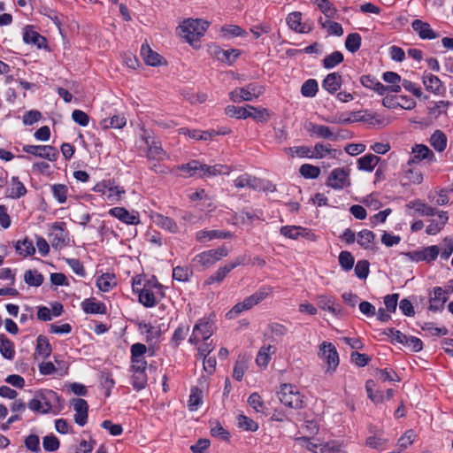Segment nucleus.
Here are the masks:
<instances>
[{"label": "nucleus", "mask_w": 453, "mask_h": 453, "mask_svg": "<svg viewBox=\"0 0 453 453\" xmlns=\"http://www.w3.org/2000/svg\"><path fill=\"white\" fill-rule=\"evenodd\" d=\"M27 193L25 186L19 180L18 177H12L10 187L6 190V196L11 198H19Z\"/></svg>", "instance_id": "nucleus-36"}, {"label": "nucleus", "mask_w": 453, "mask_h": 453, "mask_svg": "<svg viewBox=\"0 0 453 453\" xmlns=\"http://www.w3.org/2000/svg\"><path fill=\"white\" fill-rule=\"evenodd\" d=\"M220 32L222 36L226 38L242 36L246 35V32L236 25L224 26L221 27Z\"/></svg>", "instance_id": "nucleus-56"}, {"label": "nucleus", "mask_w": 453, "mask_h": 453, "mask_svg": "<svg viewBox=\"0 0 453 453\" xmlns=\"http://www.w3.org/2000/svg\"><path fill=\"white\" fill-rule=\"evenodd\" d=\"M318 306L325 311H328L334 317H341L342 310L334 296L327 295H319L316 297Z\"/></svg>", "instance_id": "nucleus-14"}, {"label": "nucleus", "mask_w": 453, "mask_h": 453, "mask_svg": "<svg viewBox=\"0 0 453 453\" xmlns=\"http://www.w3.org/2000/svg\"><path fill=\"white\" fill-rule=\"evenodd\" d=\"M154 222L159 226L160 227L169 231L170 233H177L179 232V227L176 224V222L168 218V217H165L161 214H157L155 217H154Z\"/></svg>", "instance_id": "nucleus-43"}, {"label": "nucleus", "mask_w": 453, "mask_h": 453, "mask_svg": "<svg viewBox=\"0 0 453 453\" xmlns=\"http://www.w3.org/2000/svg\"><path fill=\"white\" fill-rule=\"evenodd\" d=\"M343 61V55L340 51H334L326 56L323 60L325 68L330 69Z\"/></svg>", "instance_id": "nucleus-63"}, {"label": "nucleus", "mask_w": 453, "mask_h": 453, "mask_svg": "<svg viewBox=\"0 0 453 453\" xmlns=\"http://www.w3.org/2000/svg\"><path fill=\"white\" fill-rule=\"evenodd\" d=\"M227 255L228 250L222 246L215 250H210L197 254L193 258V263L196 266L207 269Z\"/></svg>", "instance_id": "nucleus-6"}, {"label": "nucleus", "mask_w": 453, "mask_h": 453, "mask_svg": "<svg viewBox=\"0 0 453 453\" xmlns=\"http://www.w3.org/2000/svg\"><path fill=\"white\" fill-rule=\"evenodd\" d=\"M306 130L311 136H316L317 138L336 141L339 137L330 127L318 125L312 122H309L306 125Z\"/></svg>", "instance_id": "nucleus-15"}, {"label": "nucleus", "mask_w": 453, "mask_h": 453, "mask_svg": "<svg viewBox=\"0 0 453 453\" xmlns=\"http://www.w3.org/2000/svg\"><path fill=\"white\" fill-rule=\"evenodd\" d=\"M143 140L148 147L147 156L150 159L160 161L166 157L159 141L146 133H144Z\"/></svg>", "instance_id": "nucleus-16"}, {"label": "nucleus", "mask_w": 453, "mask_h": 453, "mask_svg": "<svg viewBox=\"0 0 453 453\" xmlns=\"http://www.w3.org/2000/svg\"><path fill=\"white\" fill-rule=\"evenodd\" d=\"M0 353L9 360L13 359L15 355L13 343L4 334H0Z\"/></svg>", "instance_id": "nucleus-44"}, {"label": "nucleus", "mask_w": 453, "mask_h": 453, "mask_svg": "<svg viewBox=\"0 0 453 453\" xmlns=\"http://www.w3.org/2000/svg\"><path fill=\"white\" fill-rule=\"evenodd\" d=\"M342 154L341 150L331 148L330 145H326L320 142L315 144L312 148V158L321 159L325 157L337 158Z\"/></svg>", "instance_id": "nucleus-19"}, {"label": "nucleus", "mask_w": 453, "mask_h": 453, "mask_svg": "<svg viewBox=\"0 0 453 453\" xmlns=\"http://www.w3.org/2000/svg\"><path fill=\"white\" fill-rule=\"evenodd\" d=\"M342 84V76L337 73H329L323 81L322 87L329 93L336 92Z\"/></svg>", "instance_id": "nucleus-31"}, {"label": "nucleus", "mask_w": 453, "mask_h": 453, "mask_svg": "<svg viewBox=\"0 0 453 453\" xmlns=\"http://www.w3.org/2000/svg\"><path fill=\"white\" fill-rule=\"evenodd\" d=\"M182 96L191 104H203L208 99V95L203 92H182Z\"/></svg>", "instance_id": "nucleus-60"}, {"label": "nucleus", "mask_w": 453, "mask_h": 453, "mask_svg": "<svg viewBox=\"0 0 453 453\" xmlns=\"http://www.w3.org/2000/svg\"><path fill=\"white\" fill-rule=\"evenodd\" d=\"M212 333L211 324L207 319H200L193 328L189 342L197 345L202 341H208Z\"/></svg>", "instance_id": "nucleus-11"}, {"label": "nucleus", "mask_w": 453, "mask_h": 453, "mask_svg": "<svg viewBox=\"0 0 453 453\" xmlns=\"http://www.w3.org/2000/svg\"><path fill=\"white\" fill-rule=\"evenodd\" d=\"M273 293V288L270 286H265L259 288L257 291L246 297L242 302L237 303L234 307L226 314V319H234L239 314L245 311L252 309L254 306L260 303L262 301L266 299Z\"/></svg>", "instance_id": "nucleus-3"}, {"label": "nucleus", "mask_w": 453, "mask_h": 453, "mask_svg": "<svg viewBox=\"0 0 453 453\" xmlns=\"http://www.w3.org/2000/svg\"><path fill=\"white\" fill-rule=\"evenodd\" d=\"M276 352V347L271 344L263 345L256 357V364L262 369H265L273 354Z\"/></svg>", "instance_id": "nucleus-25"}, {"label": "nucleus", "mask_w": 453, "mask_h": 453, "mask_svg": "<svg viewBox=\"0 0 453 453\" xmlns=\"http://www.w3.org/2000/svg\"><path fill=\"white\" fill-rule=\"evenodd\" d=\"M50 242L55 249H62L66 245L67 234L58 224H54L52 226L51 232L50 234Z\"/></svg>", "instance_id": "nucleus-21"}, {"label": "nucleus", "mask_w": 453, "mask_h": 453, "mask_svg": "<svg viewBox=\"0 0 453 453\" xmlns=\"http://www.w3.org/2000/svg\"><path fill=\"white\" fill-rule=\"evenodd\" d=\"M440 253L439 246L432 245L422 250H414L411 252H408L405 256L411 261L420 262L425 261L430 263L436 259Z\"/></svg>", "instance_id": "nucleus-13"}, {"label": "nucleus", "mask_w": 453, "mask_h": 453, "mask_svg": "<svg viewBox=\"0 0 453 453\" xmlns=\"http://www.w3.org/2000/svg\"><path fill=\"white\" fill-rule=\"evenodd\" d=\"M301 92L306 97L315 96L318 92V82L313 79L306 81L301 88Z\"/></svg>", "instance_id": "nucleus-62"}, {"label": "nucleus", "mask_w": 453, "mask_h": 453, "mask_svg": "<svg viewBox=\"0 0 453 453\" xmlns=\"http://www.w3.org/2000/svg\"><path fill=\"white\" fill-rule=\"evenodd\" d=\"M180 134L188 135L190 138L195 140H208L211 139L216 132L214 131H200V130H189L188 128L179 129Z\"/></svg>", "instance_id": "nucleus-45"}, {"label": "nucleus", "mask_w": 453, "mask_h": 453, "mask_svg": "<svg viewBox=\"0 0 453 453\" xmlns=\"http://www.w3.org/2000/svg\"><path fill=\"white\" fill-rule=\"evenodd\" d=\"M141 56L144 62L149 65L157 66L163 63L162 57L158 53L153 51L148 44L142 45Z\"/></svg>", "instance_id": "nucleus-26"}, {"label": "nucleus", "mask_w": 453, "mask_h": 453, "mask_svg": "<svg viewBox=\"0 0 453 453\" xmlns=\"http://www.w3.org/2000/svg\"><path fill=\"white\" fill-rule=\"evenodd\" d=\"M23 150L52 162L56 161L58 156V150L50 145H25Z\"/></svg>", "instance_id": "nucleus-12"}, {"label": "nucleus", "mask_w": 453, "mask_h": 453, "mask_svg": "<svg viewBox=\"0 0 453 453\" xmlns=\"http://www.w3.org/2000/svg\"><path fill=\"white\" fill-rule=\"evenodd\" d=\"M215 55L218 58V59H219L221 61L232 63L238 58V56L240 55V52L238 50H218L215 52Z\"/></svg>", "instance_id": "nucleus-61"}, {"label": "nucleus", "mask_w": 453, "mask_h": 453, "mask_svg": "<svg viewBox=\"0 0 453 453\" xmlns=\"http://www.w3.org/2000/svg\"><path fill=\"white\" fill-rule=\"evenodd\" d=\"M241 264L239 260L234 261L228 265L219 267L209 279L207 283L211 284L212 282H220L233 269Z\"/></svg>", "instance_id": "nucleus-30"}, {"label": "nucleus", "mask_w": 453, "mask_h": 453, "mask_svg": "<svg viewBox=\"0 0 453 453\" xmlns=\"http://www.w3.org/2000/svg\"><path fill=\"white\" fill-rule=\"evenodd\" d=\"M225 113L231 118L241 119L251 118L261 122H265L270 118V112L267 109L257 108L250 104L243 107L228 105L225 108Z\"/></svg>", "instance_id": "nucleus-5"}, {"label": "nucleus", "mask_w": 453, "mask_h": 453, "mask_svg": "<svg viewBox=\"0 0 453 453\" xmlns=\"http://www.w3.org/2000/svg\"><path fill=\"white\" fill-rule=\"evenodd\" d=\"M285 151L289 154L291 157H308L312 158V148L308 146H298V147H291L285 148Z\"/></svg>", "instance_id": "nucleus-52"}, {"label": "nucleus", "mask_w": 453, "mask_h": 453, "mask_svg": "<svg viewBox=\"0 0 453 453\" xmlns=\"http://www.w3.org/2000/svg\"><path fill=\"white\" fill-rule=\"evenodd\" d=\"M430 144L435 150L443 151L447 146L446 134L441 130H436L430 137Z\"/></svg>", "instance_id": "nucleus-41"}, {"label": "nucleus", "mask_w": 453, "mask_h": 453, "mask_svg": "<svg viewBox=\"0 0 453 453\" xmlns=\"http://www.w3.org/2000/svg\"><path fill=\"white\" fill-rule=\"evenodd\" d=\"M59 401L60 397L56 392L46 390L44 392L36 393L35 396L29 401L27 406L33 411L42 414L51 412L57 414L58 411L56 409V404Z\"/></svg>", "instance_id": "nucleus-4"}, {"label": "nucleus", "mask_w": 453, "mask_h": 453, "mask_svg": "<svg viewBox=\"0 0 453 453\" xmlns=\"http://www.w3.org/2000/svg\"><path fill=\"white\" fill-rule=\"evenodd\" d=\"M127 124V119L123 114H116L111 118L104 119L100 122V126L104 129L108 128H122Z\"/></svg>", "instance_id": "nucleus-32"}, {"label": "nucleus", "mask_w": 453, "mask_h": 453, "mask_svg": "<svg viewBox=\"0 0 453 453\" xmlns=\"http://www.w3.org/2000/svg\"><path fill=\"white\" fill-rule=\"evenodd\" d=\"M233 234L228 231L220 230H200L196 234V239L201 243L211 242L214 239H230Z\"/></svg>", "instance_id": "nucleus-18"}, {"label": "nucleus", "mask_w": 453, "mask_h": 453, "mask_svg": "<svg viewBox=\"0 0 453 453\" xmlns=\"http://www.w3.org/2000/svg\"><path fill=\"white\" fill-rule=\"evenodd\" d=\"M375 388L376 385L372 380H368L366 381L365 389L367 395L375 404L382 403L386 400H389L394 395L393 389H388L386 394H384L382 391L377 390Z\"/></svg>", "instance_id": "nucleus-17"}, {"label": "nucleus", "mask_w": 453, "mask_h": 453, "mask_svg": "<svg viewBox=\"0 0 453 453\" xmlns=\"http://www.w3.org/2000/svg\"><path fill=\"white\" fill-rule=\"evenodd\" d=\"M176 170L180 172V176L184 178H206L220 174H229L231 172L230 167L226 165H215L211 166L202 164L196 160H192L187 164L179 165Z\"/></svg>", "instance_id": "nucleus-1"}, {"label": "nucleus", "mask_w": 453, "mask_h": 453, "mask_svg": "<svg viewBox=\"0 0 453 453\" xmlns=\"http://www.w3.org/2000/svg\"><path fill=\"white\" fill-rule=\"evenodd\" d=\"M23 40L26 43L36 45L38 48L43 47L46 42L43 36L29 27L25 29Z\"/></svg>", "instance_id": "nucleus-34"}, {"label": "nucleus", "mask_w": 453, "mask_h": 453, "mask_svg": "<svg viewBox=\"0 0 453 453\" xmlns=\"http://www.w3.org/2000/svg\"><path fill=\"white\" fill-rule=\"evenodd\" d=\"M238 426L246 431L255 432L258 429V424L245 415L237 416Z\"/></svg>", "instance_id": "nucleus-57"}, {"label": "nucleus", "mask_w": 453, "mask_h": 453, "mask_svg": "<svg viewBox=\"0 0 453 453\" xmlns=\"http://www.w3.org/2000/svg\"><path fill=\"white\" fill-rule=\"evenodd\" d=\"M192 274V271L185 266H176L173 270V278L178 281H188Z\"/></svg>", "instance_id": "nucleus-64"}, {"label": "nucleus", "mask_w": 453, "mask_h": 453, "mask_svg": "<svg viewBox=\"0 0 453 453\" xmlns=\"http://www.w3.org/2000/svg\"><path fill=\"white\" fill-rule=\"evenodd\" d=\"M234 183L237 188H250L255 189L258 187V180L248 173L237 177Z\"/></svg>", "instance_id": "nucleus-40"}, {"label": "nucleus", "mask_w": 453, "mask_h": 453, "mask_svg": "<svg viewBox=\"0 0 453 453\" xmlns=\"http://www.w3.org/2000/svg\"><path fill=\"white\" fill-rule=\"evenodd\" d=\"M210 22L202 19H187L179 27V35L194 48L209 27Z\"/></svg>", "instance_id": "nucleus-2"}, {"label": "nucleus", "mask_w": 453, "mask_h": 453, "mask_svg": "<svg viewBox=\"0 0 453 453\" xmlns=\"http://www.w3.org/2000/svg\"><path fill=\"white\" fill-rule=\"evenodd\" d=\"M375 377L383 382L401 380L400 377L394 371H388V369H377L375 371Z\"/></svg>", "instance_id": "nucleus-59"}, {"label": "nucleus", "mask_w": 453, "mask_h": 453, "mask_svg": "<svg viewBox=\"0 0 453 453\" xmlns=\"http://www.w3.org/2000/svg\"><path fill=\"white\" fill-rule=\"evenodd\" d=\"M318 356L326 363V372L332 374L339 365V356L335 347L331 342H323L319 345Z\"/></svg>", "instance_id": "nucleus-9"}, {"label": "nucleus", "mask_w": 453, "mask_h": 453, "mask_svg": "<svg viewBox=\"0 0 453 453\" xmlns=\"http://www.w3.org/2000/svg\"><path fill=\"white\" fill-rule=\"evenodd\" d=\"M349 173V168H335L329 173L326 184L334 189H343L349 187L351 184Z\"/></svg>", "instance_id": "nucleus-10"}, {"label": "nucleus", "mask_w": 453, "mask_h": 453, "mask_svg": "<svg viewBox=\"0 0 453 453\" xmlns=\"http://www.w3.org/2000/svg\"><path fill=\"white\" fill-rule=\"evenodd\" d=\"M299 172L306 179H316L319 176L320 168L310 164H304L300 166Z\"/></svg>", "instance_id": "nucleus-58"}, {"label": "nucleus", "mask_w": 453, "mask_h": 453, "mask_svg": "<svg viewBox=\"0 0 453 453\" xmlns=\"http://www.w3.org/2000/svg\"><path fill=\"white\" fill-rule=\"evenodd\" d=\"M82 309L86 313L91 314H104L106 307L103 303L97 302L95 299H86L82 303Z\"/></svg>", "instance_id": "nucleus-37"}, {"label": "nucleus", "mask_w": 453, "mask_h": 453, "mask_svg": "<svg viewBox=\"0 0 453 453\" xmlns=\"http://www.w3.org/2000/svg\"><path fill=\"white\" fill-rule=\"evenodd\" d=\"M24 280L29 286L39 287L43 281V276L36 270H27L25 272Z\"/></svg>", "instance_id": "nucleus-51"}, {"label": "nucleus", "mask_w": 453, "mask_h": 453, "mask_svg": "<svg viewBox=\"0 0 453 453\" xmlns=\"http://www.w3.org/2000/svg\"><path fill=\"white\" fill-rule=\"evenodd\" d=\"M203 403V392L197 388L191 390L188 399V408L190 411H196Z\"/></svg>", "instance_id": "nucleus-55"}, {"label": "nucleus", "mask_w": 453, "mask_h": 453, "mask_svg": "<svg viewBox=\"0 0 453 453\" xmlns=\"http://www.w3.org/2000/svg\"><path fill=\"white\" fill-rule=\"evenodd\" d=\"M361 41L362 39L359 34H349L346 38L345 47L349 51L354 53L359 50L361 46Z\"/></svg>", "instance_id": "nucleus-54"}, {"label": "nucleus", "mask_w": 453, "mask_h": 453, "mask_svg": "<svg viewBox=\"0 0 453 453\" xmlns=\"http://www.w3.org/2000/svg\"><path fill=\"white\" fill-rule=\"evenodd\" d=\"M75 411L74 420L80 426H84L88 419V403L81 398H75L72 401Z\"/></svg>", "instance_id": "nucleus-20"}, {"label": "nucleus", "mask_w": 453, "mask_h": 453, "mask_svg": "<svg viewBox=\"0 0 453 453\" xmlns=\"http://www.w3.org/2000/svg\"><path fill=\"white\" fill-rule=\"evenodd\" d=\"M264 91L265 88L262 85L250 83L242 88H236L229 93V97L234 103L251 101L253 98L261 96Z\"/></svg>", "instance_id": "nucleus-7"}, {"label": "nucleus", "mask_w": 453, "mask_h": 453, "mask_svg": "<svg viewBox=\"0 0 453 453\" xmlns=\"http://www.w3.org/2000/svg\"><path fill=\"white\" fill-rule=\"evenodd\" d=\"M403 178L411 184L418 185L423 181L422 173L418 169L412 167V165H409L408 164L403 169Z\"/></svg>", "instance_id": "nucleus-38"}, {"label": "nucleus", "mask_w": 453, "mask_h": 453, "mask_svg": "<svg viewBox=\"0 0 453 453\" xmlns=\"http://www.w3.org/2000/svg\"><path fill=\"white\" fill-rule=\"evenodd\" d=\"M139 301L146 307H153L157 303L154 293L146 287L139 291Z\"/></svg>", "instance_id": "nucleus-50"}, {"label": "nucleus", "mask_w": 453, "mask_h": 453, "mask_svg": "<svg viewBox=\"0 0 453 453\" xmlns=\"http://www.w3.org/2000/svg\"><path fill=\"white\" fill-rule=\"evenodd\" d=\"M448 291L447 289H442L440 287H436L434 288V296L430 298V306L429 309L431 311H438L442 308L443 304L448 300Z\"/></svg>", "instance_id": "nucleus-28"}, {"label": "nucleus", "mask_w": 453, "mask_h": 453, "mask_svg": "<svg viewBox=\"0 0 453 453\" xmlns=\"http://www.w3.org/2000/svg\"><path fill=\"white\" fill-rule=\"evenodd\" d=\"M426 158L434 159V153L430 150V149L427 146L423 144H417L412 148V157L411 158L409 159L408 165H411L413 164H418L421 160Z\"/></svg>", "instance_id": "nucleus-23"}, {"label": "nucleus", "mask_w": 453, "mask_h": 453, "mask_svg": "<svg viewBox=\"0 0 453 453\" xmlns=\"http://www.w3.org/2000/svg\"><path fill=\"white\" fill-rule=\"evenodd\" d=\"M383 80L386 82L389 83V85H388V86L389 87V91L391 93L400 92L401 86L399 83L401 81V77L396 73L386 72L383 74Z\"/></svg>", "instance_id": "nucleus-47"}, {"label": "nucleus", "mask_w": 453, "mask_h": 453, "mask_svg": "<svg viewBox=\"0 0 453 453\" xmlns=\"http://www.w3.org/2000/svg\"><path fill=\"white\" fill-rule=\"evenodd\" d=\"M411 27L415 32H417L422 39H435L438 35L431 28L430 25L420 19H415L412 21Z\"/></svg>", "instance_id": "nucleus-24"}, {"label": "nucleus", "mask_w": 453, "mask_h": 453, "mask_svg": "<svg viewBox=\"0 0 453 453\" xmlns=\"http://www.w3.org/2000/svg\"><path fill=\"white\" fill-rule=\"evenodd\" d=\"M380 157L373 154H367L358 158L357 166L359 170L372 172L378 165Z\"/></svg>", "instance_id": "nucleus-33"}, {"label": "nucleus", "mask_w": 453, "mask_h": 453, "mask_svg": "<svg viewBox=\"0 0 453 453\" xmlns=\"http://www.w3.org/2000/svg\"><path fill=\"white\" fill-rule=\"evenodd\" d=\"M374 234L367 229L362 230L357 234V243L365 250H372L374 245Z\"/></svg>", "instance_id": "nucleus-39"}, {"label": "nucleus", "mask_w": 453, "mask_h": 453, "mask_svg": "<svg viewBox=\"0 0 453 453\" xmlns=\"http://www.w3.org/2000/svg\"><path fill=\"white\" fill-rule=\"evenodd\" d=\"M319 25L325 28L329 35L342 36L343 35V28L341 24L329 20L319 19Z\"/></svg>", "instance_id": "nucleus-42"}, {"label": "nucleus", "mask_w": 453, "mask_h": 453, "mask_svg": "<svg viewBox=\"0 0 453 453\" xmlns=\"http://www.w3.org/2000/svg\"><path fill=\"white\" fill-rule=\"evenodd\" d=\"M248 368V359L245 357H239L237 361L235 362L233 377L236 380H242L243 375Z\"/></svg>", "instance_id": "nucleus-49"}, {"label": "nucleus", "mask_w": 453, "mask_h": 453, "mask_svg": "<svg viewBox=\"0 0 453 453\" xmlns=\"http://www.w3.org/2000/svg\"><path fill=\"white\" fill-rule=\"evenodd\" d=\"M280 401L287 407L300 409L303 406L302 396L297 388L291 384H283L278 393Z\"/></svg>", "instance_id": "nucleus-8"}, {"label": "nucleus", "mask_w": 453, "mask_h": 453, "mask_svg": "<svg viewBox=\"0 0 453 453\" xmlns=\"http://www.w3.org/2000/svg\"><path fill=\"white\" fill-rule=\"evenodd\" d=\"M16 250L24 257L33 255L35 252V248L32 241L27 238L23 241H19L16 243Z\"/></svg>", "instance_id": "nucleus-53"}, {"label": "nucleus", "mask_w": 453, "mask_h": 453, "mask_svg": "<svg viewBox=\"0 0 453 453\" xmlns=\"http://www.w3.org/2000/svg\"><path fill=\"white\" fill-rule=\"evenodd\" d=\"M109 213L127 224L137 225L140 223L138 213H130L123 207H114L110 210Z\"/></svg>", "instance_id": "nucleus-22"}, {"label": "nucleus", "mask_w": 453, "mask_h": 453, "mask_svg": "<svg viewBox=\"0 0 453 453\" xmlns=\"http://www.w3.org/2000/svg\"><path fill=\"white\" fill-rule=\"evenodd\" d=\"M302 13L299 12H294L289 13L287 17V23L288 27L298 33H308L311 27H307L306 24L301 22Z\"/></svg>", "instance_id": "nucleus-27"}, {"label": "nucleus", "mask_w": 453, "mask_h": 453, "mask_svg": "<svg viewBox=\"0 0 453 453\" xmlns=\"http://www.w3.org/2000/svg\"><path fill=\"white\" fill-rule=\"evenodd\" d=\"M422 80L423 84L427 90L433 93L440 92L441 88V81L438 77L431 73H426L424 74Z\"/></svg>", "instance_id": "nucleus-46"}, {"label": "nucleus", "mask_w": 453, "mask_h": 453, "mask_svg": "<svg viewBox=\"0 0 453 453\" xmlns=\"http://www.w3.org/2000/svg\"><path fill=\"white\" fill-rule=\"evenodd\" d=\"M116 285L115 277L113 274L105 273L101 275L96 280V286L101 291L108 292Z\"/></svg>", "instance_id": "nucleus-48"}, {"label": "nucleus", "mask_w": 453, "mask_h": 453, "mask_svg": "<svg viewBox=\"0 0 453 453\" xmlns=\"http://www.w3.org/2000/svg\"><path fill=\"white\" fill-rule=\"evenodd\" d=\"M52 349L48 339L43 335H39L36 340L35 357L46 358L51 354Z\"/></svg>", "instance_id": "nucleus-35"}, {"label": "nucleus", "mask_w": 453, "mask_h": 453, "mask_svg": "<svg viewBox=\"0 0 453 453\" xmlns=\"http://www.w3.org/2000/svg\"><path fill=\"white\" fill-rule=\"evenodd\" d=\"M316 447L318 449L314 450V453H348L343 443L336 441H330Z\"/></svg>", "instance_id": "nucleus-29"}]
</instances>
